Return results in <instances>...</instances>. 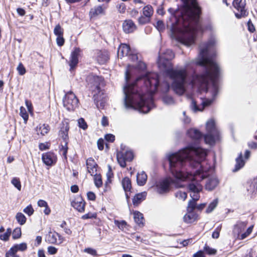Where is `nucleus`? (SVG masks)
Instances as JSON below:
<instances>
[{"mask_svg":"<svg viewBox=\"0 0 257 257\" xmlns=\"http://www.w3.org/2000/svg\"><path fill=\"white\" fill-rule=\"evenodd\" d=\"M207 155L206 150L196 145H190L179 152L168 156L170 171L173 177L178 181H188V189L190 196L199 200V193L202 190L200 181L205 177L201 171L198 170L193 173L186 172L185 166L188 164L192 168L200 165Z\"/></svg>","mask_w":257,"mask_h":257,"instance_id":"f257e3e1","label":"nucleus"},{"mask_svg":"<svg viewBox=\"0 0 257 257\" xmlns=\"http://www.w3.org/2000/svg\"><path fill=\"white\" fill-rule=\"evenodd\" d=\"M138 81H125L123 86L124 105L126 109H138L148 113L155 107L153 94L160 91L167 92L170 89L168 81H143L144 86L139 88Z\"/></svg>","mask_w":257,"mask_h":257,"instance_id":"f03ea898","label":"nucleus"},{"mask_svg":"<svg viewBox=\"0 0 257 257\" xmlns=\"http://www.w3.org/2000/svg\"><path fill=\"white\" fill-rule=\"evenodd\" d=\"M184 7L181 13L179 22L182 27L177 30L172 28L176 39L187 46L195 43L196 34L202 32L204 28L200 22L201 9L196 0H183Z\"/></svg>","mask_w":257,"mask_h":257,"instance_id":"7ed1b4c3","label":"nucleus"},{"mask_svg":"<svg viewBox=\"0 0 257 257\" xmlns=\"http://www.w3.org/2000/svg\"><path fill=\"white\" fill-rule=\"evenodd\" d=\"M216 42L214 38H211L207 43L200 45V52L196 64L203 67V73L197 75L196 79L192 80H216L220 78L221 70L214 61Z\"/></svg>","mask_w":257,"mask_h":257,"instance_id":"20e7f679","label":"nucleus"},{"mask_svg":"<svg viewBox=\"0 0 257 257\" xmlns=\"http://www.w3.org/2000/svg\"><path fill=\"white\" fill-rule=\"evenodd\" d=\"M218 81H190L192 87L197 85V91L200 93L203 92H210L212 96V99H200V104L198 105L197 102L194 99L192 100L191 104V109L194 111H202L205 107L210 105L215 97L217 96L219 90Z\"/></svg>","mask_w":257,"mask_h":257,"instance_id":"39448f33","label":"nucleus"},{"mask_svg":"<svg viewBox=\"0 0 257 257\" xmlns=\"http://www.w3.org/2000/svg\"><path fill=\"white\" fill-rule=\"evenodd\" d=\"M125 80H159V74L147 70V65L139 61L136 66L128 65L125 71Z\"/></svg>","mask_w":257,"mask_h":257,"instance_id":"423d86ee","label":"nucleus"},{"mask_svg":"<svg viewBox=\"0 0 257 257\" xmlns=\"http://www.w3.org/2000/svg\"><path fill=\"white\" fill-rule=\"evenodd\" d=\"M161 70L164 71V75L172 80H186L187 72L184 68H173V65L166 67Z\"/></svg>","mask_w":257,"mask_h":257,"instance_id":"0eeeda50","label":"nucleus"},{"mask_svg":"<svg viewBox=\"0 0 257 257\" xmlns=\"http://www.w3.org/2000/svg\"><path fill=\"white\" fill-rule=\"evenodd\" d=\"M93 86H91V90L94 92V96L96 105L98 109H103L104 107V102L102 101L99 102L96 100V96L99 95H103L104 94V90L103 88L105 85V81H92Z\"/></svg>","mask_w":257,"mask_h":257,"instance_id":"6e6552de","label":"nucleus"},{"mask_svg":"<svg viewBox=\"0 0 257 257\" xmlns=\"http://www.w3.org/2000/svg\"><path fill=\"white\" fill-rule=\"evenodd\" d=\"M174 53L170 49H167L165 52L160 54L158 60V65L160 69L172 65L170 61L174 57Z\"/></svg>","mask_w":257,"mask_h":257,"instance_id":"1a4fd4ad","label":"nucleus"},{"mask_svg":"<svg viewBox=\"0 0 257 257\" xmlns=\"http://www.w3.org/2000/svg\"><path fill=\"white\" fill-rule=\"evenodd\" d=\"M64 106L69 111L74 110L78 104V99L71 91L67 92L63 99Z\"/></svg>","mask_w":257,"mask_h":257,"instance_id":"9d476101","label":"nucleus"},{"mask_svg":"<svg viewBox=\"0 0 257 257\" xmlns=\"http://www.w3.org/2000/svg\"><path fill=\"white\" fill-rule=\"evenodd\" d=\"M232 4L236 10L234 13L237 18L240 19L248 15V13L245 8V0H234Z\"/></svg>","mask_w":257,"mask_h":257,"instance_id":"9b49d317","label":"nucleus"},{"mask_svg":"<svg viewBox=\"0 0 257 257\" xmlns=\"http://www.w3.org/2000/svg\"><path fill=\"white\" fill-rule=\"evenodd\" d=\"M134 158L133 153L131 151L122 150L117 153V159L119 165L125 168L126 162H131Z\"/></svg>","mask_w":257,"mask_h":257,"instance_id":"f8f14e48","label":"nucleus"},{"mask_svg":"<svg viewBox=\"0 0 257 257\" xmlns=\"http://www.w3.org/2000/svg\"><path fill=\"white\" fill-rule=\"evenodd\" d=\"M175 181L172 178H166L160 181L156 184L157 192L163 194L169 192L171 183H175Z\"/></svg>","mask_w":257,"mask_h":257,"instance_id":"ddd939ff","label":"nucleus"},{"mask_svg":"<svg viewBox=\"0 0 257 257\" xmlns=\"http://www.w3.org/2000/svg\"><path fill=\"white\" fill-rule=\"evenodd\" d=\"M107 6L104 4L94 6L90 10L89 16L90 18H96L99 15H104Z\"/></svg>","mask_w":257,"mask_h":257,"instance_id":"4468645a","label":"nucleus"},{"mask_svg":"<svg viewBox=\"0 0 257 257\" xmlns=\"http://www.w3.org/2000/svg\"><path fill=\"white\" fill-rule=\"evenodd\" d=\"M187 81H172V88L174 92L179 95H183L186 91V82Z\"/></svg>","mask_w":257,"mask_h":257,"instance_id":"2eb2a0df","label":"nucleus"},{"mask_svg":"<svg viewBox=\"0 0 257 257\" xmlns=\"http://www.w3.org/2000/svg\"><path fill=\"white\" fill-rule=\"evenodd\" d=\"M81 50L79 48H75L74 50L71 52L69 61L70 70L71 71L77 65L78 63V57Z\"/></svg>","mask_w":257,"mask_h":257,"instance_id":"dca6fc26","label":"nucleus"},{"mask_svg":"<svg viewBox=\"0 0 257 257\" xmlns=\"http://www.w3.org/2000/svg\"><path fill=\"white\" fill-rule=\"evenodd\" d=\"M42 159L47 166H52L56 162L57 157L54 153L48 152L42 154Z\"/></svg>","mask_w":257,"mask_h":257,"instance_id":"f3484780","label":"nucleus"},{"mask_svg":"<svg viewBox=\"0 0 257 257\" xmlns=\"http://www.w3.org/2000/svg\"><path fill=\"white\" fill-rule=\"evenodd\" d=\"M71 206L78 212H83L85 210V202L81 196H78L71 202Z\"/></svg>","mask_w":257,"mask_h":257,"instance_id":"a211bd4d","label":"nucleus"},{"mask_svg":"<svg viewBox=\"0 0 257 257\" xmlns=\"http://www.w3.org/2000/svg\"><path fill=\"white\" fill-rule=\"evenodd\" d=\"M95 57L96 60L100 64H105L109 59L108 53L105 50H97Z\"/></svg>","mask_w":257,"mask_h":257,"instance_id":"6ab92c4d","label":"nucleus"},{"mask_svg":"<svg viewBox=\"0 0 257 257\" xmlns=\"http://www.w3.org/2000/svg\"><path fill=\"white\" fill-rule=\"evenodd\" d=\"M123 31L127 34L133 33L137 29V27L132 20H127L122 24Z\"/></svg>","mask_w":257,"mask_h":257,"instance_id":"aec40b11","label":"nucleus"},{"mask_svg":"<svg viewBox=\"0 0 257 257\" xmlns=\"http://www.w3.org/2000/svg\"><path fill=\"white\" fill-rule=\"evenodd\" d=\"M86 165L87 166V172L93 176L95 172H96L97 165L94 160L92 158H89L86 160Z\"/></svg>","mask_w":257,"mask_h":257,"instance_id":"412c9836","label":"nucleus"},{"mask_svg":"<svg viewBox=\"0 0 257 257\" xmlns=\"http://www.w3.org/2000/svg\"><path fill=\"white\" fill-rule=\"evenodd\" d=\"M219 184L218 179L215 177L209 178L205 184V188L208 191L214 189Z\"/></svg>","mask_w":257,"mask_h":257,"instance_id":"4be33fe9","label":"nucleus"},{"mask_svg":"<svg viewBox=\"0 0 257 257\" xmlns=\"http://www.w3.org/2000/svg\"><path fill=\"white\" fill-rule=\"evenodd\" d=\"M130 53H131V50L130 46L128 45L121 44L118 48L117 54L119 57L128 56Z\"/></svg>","mask_w":257,"mask_h":257,"instance_id":"5701e85b","label":"nucleus"},{"mask_svg":"<svg viewBox=\"0 0 257 257\" xmlns=\"http://www.w3.org/2000/svg\"><path fill=\"white\" fill-rule=\"evenodd\" d=\"M245 226V225L243 223H240L236 225L234 227V231L237 233L238 237L240 239H243L249 235V234H247L246 231L243 233L240 234L242 231V229H244Z\"/></svg>","mask_w":257,"mask_h":257,"instance_id":"b1692460","label":"nucleus"},{"mask_svg":"<svg viewBox=\"0 0 257 257\" xmlns=\"http://www.w3.org/2000/svg\"><path fill=\"white\" fill-rule=\"evenodd\" d=\"M59 237V240H61V236L56 232L50 231L46 235L45 240L49 243L56 244L57 241V237Z\"/></svg>","mask_w":257,"mask_h":257,"instance_id":"393cba45","label":"nucleus"},{"mask_svg":"<svg viewBox=\"0 0 257 257\" xmlns=\"http://www.w3.org/2000/svg\"><path fill=\"white\" fill-rule=\"evenodd\" d=\"M197 216L194 211H187V213L183 217V220L186 223H191L196 220Z\"/></svg>","mask_w":257,"mask_h":257,"instance_id":"a878e982","label":"nucleus"},{"mask_svg":"<svg viewBox=\"0 0 257 257\" xmlns=\"http://www.w3.org/2000/svg\"><path fill=\"white\" fill-rule=\"evenodd\" d=\"M147 193L142 192L136 194L133 199V203L134 206H138L143 200L146 199Z\"/></svg>","mask_w":257,"mask_h":257,"instance_id":"bb28decb","label":"nucleus"},{"mask_svg":"<svg viewBox=\"0 0 257 257\" xmlns=\"http://www.w3.org/2000/svg\"><path fill=\"white\" fill-rule=\"evenodd\" d=\"M218 134H214L213 133H209L204 137V141L206 144L212 145L215 143V140L218 137Z\"/></svg>","mask_w":257,"mask_h":257,"instance_id":"cd10ccee","label":"nucleus"},{"mask_svg":"<svg viewBox=\"0 0 257 257\" xmlns=\"http://www.w3.org/2000/svg\"><path fill=\"white\" fill-rule=\"evenodd\" d=\"M188 135L193 139L198 140L201 138L202 134L198 130L191 128L187 132Z\"/></svg>","mask_w":257,"mask_h":257,"instance_id":"c85d7f7f","label":"nucleus"},{"mask_svg":"<svg viewBox=\"0 0 257 257\" xmlns=\"http://www.w3.org/2000/svg\"><path fill=\"white\" fill-rule=\"evenodd\" d=\"M137 183L139 186L144 185L147 180V175L144 171L138 173L137 177Z\"/></svg>","mask_w":257,"mask_h":257,"instance_id":"c756f323","label":"nucleus"},{"mask_svg":"<svg viewBox=\"0 0 257 257\" xmlns=\"http://www.w3.org/2000/svg\"><path fill=\"white\" fill-rule=\"evenodd\" d=\"M69 130V127L68 125L63 127L59 131V136L62 138L63 140V142H68L69 141V137H68V131Z\"/></svg>","mask_w":257,"mask_h":257,"instance_id":"7c9ffc66","label":"nucleus"},{"mask_svg":"<svg viewBox=\"0 0 257 257\" xmlns=\"http://www.w3.org/2000/svg\"><path fill=\"white\" fill-rule=\"evenodd\" d=\"M134 218L135 221L140 226L144 225V218L143 214L139 211H135L134 212Z\"/></svg>","mask_w":257,"mask_h":257,"instance_id":"2f4dec72","label":"nucleus"},{"mask_svg":"<svg viewBox=\"0 0 257 257\" xmlns=\"http://www.w3.org/2000/svg\"><path fill=\"white\" fill-rule=\"evenodd\" d=\"M206 130L209 133H213L214 134H218L215 126V122L213 119H210L206 122Z\"/></svg>","mask_w":257,"mask_h":257,"instance_id":"473e14b6","label":"nucleus"},{"mask_svg":"<svg viewBox=\"0 0 257 257\" xmlns=\"http://www.w3.org/2000/svg\"><path fill=\"white\" fill-rule=\"evenodd\" d=\"M123 189L125 192H130L132 189L131 180L128 177H124L121 181Z\"/></svg>","mask_w":257,"mask_h":257,"instance_id":"72a5a7b5","label":"nucleus"},{"mask_svg":"<svg viewBox=\"0 0 257 257\" xmlns=\"http://www.w3.org/2000/svg\"><path fill=\"white\" fill-rule=\"evenodd\" d=\"M236 164L235 165V168L233 170L234 172L237 171L243 167L244 165V162L242 159V153H240L238 157L236 159Z\"/></svg>","mask_w":257,"mask_h":257,"instance_id":"f704fd0d","label":"nucleus"},{"mask_svg":"<svg viewBox=\"0 0 257 257\" xmlns=\"http://www.w3.org/2000/svg\"><path fill=\"white\" fill-rule=\"evenodd\" d=\"M27 248V245L26 243L16 244L12 246L10 249L11 252H17L18 250L25 251Z\"/></svg>","mask_w":257,"mask_h":257,"instance_id":"c9c22d12","label":"nucleus"},{"mask_svg":"<svg viewBox=\"0 0 257 257\" xmlns=\"http://www.w3.org/2000/svg\"><path fill=\"white\" fill-rule=\"evenodd\" d=\"M50 130V127L48 124H40L37 127V132L39 134L40 133L42 136L47 134Z\"/></svg>","mask_w":257,"mask_h":257,"instance_id":"e433bc0d","label":"nucleus"},{"mask_svg":"<svg viewBox=\"0 0 257 257\" xmlns=\"http://www.w3.org/2000/svg\"><path fill=\"white\" fill-rule=\"evenodd\" d=\"M143 14L146 17L151 18V17L153 16L154 11L153 8L152 6L148 5L144 7L143 9Z\"/></svg>","mask_w":257,"mask_h":257,"instance_id":"4c0bfd02","label":"nucleus"},{"mask_svg":"<svg viewBox=\"0 0 257 257\" xmlns=\"http://www.w3.org/2000/svg\"><path fill=\"white\" fill-rule=\"evenodd\" d=\"M68 142H63V144L61 143L59 147L60 152H62V155L64 157L65 159H67V154L68 149Z\"/></svg>","mask_w":257,"mask_h":257,"instance_id":"58836bf2","label":"nucleus"},{"mask_svg":"<svg viewBox=\"0 0 257 257\" xmlns=\"http://www.w3.org/2000/svg\"><path fill=\"white\" fill-rule=\"evenodd\" d=\"M16 219L18 222L21 225L24 224L27 220L26 216L21 212H18L17 213L16 215Z\"/></svg>","mask_w":257,"mask_h":257,"instance_id":"ea45409f","label":"nucleus"},{"mask_svg":"<svg viewBox=\"0 0 257 257\" xmlns=\"http://www.w3.org/2000/svg\"><path fill=\"white\" fill-rule=\"evenodd\" d=\"M198 200H195L193 198L190 200L188 204L187 211H194V210L196 208V201Z\"/></svg>","mask_w":257,"mask_h":257,"instance_id":"a19ab883","label":"nucleus"},{"mask_svg":"<svg viewBox=\"0 0 257 257\" xmlns=\"http://www.w3.org/2000/svg\"><path fill=\"white\" fill-rule=\"evenodd\" d=\"M20 115L23 118L24 122L26 123L28 119L29 115L26 108L23 106H21L20 108Z\"/></svg>","mask_w":257,"mask_h":257,"instance_id":"79ce46f5","label":"nucleus"},{"mask_svg":"<svg viewBox=\"0 0 257 257\" xmlns=\"http://www.w3.org/2000/svg\"><path fill=\"white\" fill-rule=\"evenodd\" d=\"M94 182L96 187L99 188L102 185L101 176L100 174L96 173L94 175Z\"/></svg>","mask_w":257,"mask_h":257,"instance_id":"37998d69","label":"nucleus"},{"mask_svg":"<svg viewBox=\"0 0 257 257\" xmlns=\"http://www.w3.org/2000/svg\"><path fill=\"white\" fill-rule=\"evenodd\" d=\"M218 204L217 199H214L211 202L206 210V212L207 213L211 212L217 206Z\"/></svg>","mask_w":257,"mask_h":257,"instance_id":"c03bdc74","label":"nucleus"},{"mask_svg":"<svg viewBox=\"0 0 257 257\" xmlns=\"http://www.w3.org/2000/svg\"><path fill=\"white\" fill-rule=\"evenodd\" d=\"M86 80H104V78L101 76H99L93 73H91L87 76Z\"/></svg>","mask_w":257,"mask_h":257,"instance_id":"a18cd8bd","label":"nucleus"},{"mask_svg":"<svg viewBox=\"0 0 257 257\" xmlns=\"http://www.w3.org/2000/svg\"><path fill=\"white\" fill-rule=\"evenodd\" d=\"M114 223L121 230H123L124 228L127 226V223L124 220L119 221L118 220H114Z\"/></svg>","mask_w":257,"mask_h":257,"instance_id":"49530a36","label":"nucleus"},{"mask_svg":"<svg viewBox=\"0 0 257 257\" xmlns=\"http://www.w3.org/2000/svg\"><path fill=\"white\" fill-rule=\"evenodd\" d=\"M163 101L167 105H173L175 103L174 98L172 96L167 95L163 97Z\"/></svg>","mask_w":257,"mask_h":257,"instance_id":"de8ad7c7","label":"nucleus"},{"mask_svg":"<svg viewBox=\"0 0 257 257\" xmlns=\"http://www.w3.org/2000/svg\"><path fill=\"white\" fill-rule=\"evenodd\" d=\"M12 233V230L10 228L7 229L6 232L3 234L0 235V239L4 241H8L9 237Z\"/></svg>","mask_w":257,"mask_h":257,"instance_id":"09e8293b","label":"nucleus"},{"mask_svg":"<svg viewBox=\"0 0 257 257\" xmlns=\"http://www.w3.org/2000/svg\"><path fill=\"white\" fill-rule=\"evenodd\" d=\"M64 30L61 28L60 25L59 24L57 25L54 29V34L57 36H62L63 35Z\"/></svg>","mask_w":257,"mask_h":257,"instance_id":"8fccbe9b","label":"nucleus"},{"mask_svg":"<svg viewBox=\"0 0 257 257\" xmlns=\"http://www.w3.org/2000/svg\"><path fill=\"white\" fill-rule=\"evenodd\" d=\"M12 184L19 191L21 189V184L19 178L15 177L11 181Z\"/></svg>","mask_w":257,"mask_h":257,"instance_id":"3c124183","label":"nucleus"},{"mask_svg":"<svg viewBox=\"0 0 257 257\" xmlns=\"http://www.w3.org/2000/svg\"><path fill=\"white\" fill-rule=\"evenodd\" d=\"M22 235L21 229L20 227L16 228L13 232V238L14 239H18L21 237Z\"/></svg>","mask_w":257,"mask_h":257,"instance_id":"603ef678","label":"nucleus"},{"mask_svg":"<svg viewBox=\"0 0 257 257\" xmlns=\"http://www.w3.org/2000/svg\"><path fill=\"white\" fill-rule=\"evenodd\" d=\"M247 191L251 193H257V181L252 182L249 186V188H247Z\"/></svg>","mask_w":257,"mask_h":257,"instance_id":"864d4df0","label":"nucleus"},{"mask_svg":"<svg viewBox=\"0 0 257 257\" xmlns=\"http://www.w3.org/2000/svg\"><path fill=\"white\" fill-rule=\"evenodd\" d=\"M204 251L209 255H213L216 254L217 251L215 249L212 248L208 246L206 244L204 247Z\"/></svg>","mask_w":257,"mask_h":257,"instance_id":"5fc2aeb1","label":"nucleus"},{"mask_svg":"<svg viewBox=\"0 0 257 257\" xmlns=\"http://www.w3.org/2000/svg\"><path fill=\"white\" fill-rule=\"evenodd\" d=\"M175 196L180 199L185 200L187 197V194L185 192L178 191L175 193Z\"/></svg>","mask_w":257,"mask_h":257,"instance_id":"6e6d98bb","label":"nucleus"},{"mask_svg":"<svg viewBox=\"0 0 257 257\" xmlns=\"http://www.w3.org/2000/svg\"><path fill=\"white\" fill-rule=\"evenodd\" d=\"M23 211L28 216H30L34 213V210L32 206L30 204L24 208Z\"/></svg>","mask_w":257,"mask_h":257,"instance_id":"4d7b16f0","label":"nucleus"},{"mask_svg":"<svg viewBox=\"0 0 257 257\" xmlns=\"http://www.w3.org/2000/svg\"><path fill=\"white\" fill-rule=\"evenodd\" d=\"M78 126L79 127L85 130L87 128V124L83 118H80L78 120Z\"/></svg>","mask_w":257,"mask_h":257,"instance_id":"13d9d810","label":"nucleus"},{"mask_svg":"<svg viewBox=\"0 0 257 257\" xmlns=\"http://www.w3.org/2000/svg\"><path fill=\"white\" fill-rule=\"evenodd\" d=\"M84 251L94 256H99L97 253L96 250L90 247L85 248Z\"/></svg>","mask_w":257,"mask_h":257,"instance_id":"bf43d9fd","label":"nucleus"},{"mask_svg":"<svg viewBox=\"0 0 257 257\" xmlns=\"http://www.w3.org/2000/svg\"><path fill=\"white\" fill-rule=\"evenodd\" d=\"M150 18L146 17V16H141L139 19V23L141 25L147 24L150 22Z\"/></svg>","mask_w":257,"mask_h":257,"instance_id":"052dcab7","label":"nucleus"},{"mask_svg":"<svg viewBox=\"0 0 257 257\" xmlns=\"http://www.w3.org/2000/svg\"><path fill=\"white\" fill-rule=\"evenodd\" d=\"M56 42L58 46H62L65 42V40L63 38V35L57 36Z\"/></svg>","mask_w":257,"mask_h":257,"instance_id":"680f3d73","label":"nucleus"},{"mask_svg":"<svg viewBox=\"0 0 257 257\" xmlns=\"http://www.w3.org/2000/svg\"><path fill=\"white\" fill-rule=\"evenodd\" d=\"M96 218V213H88L82 216L81 218L83 219H87L90 218Z\"/></svg>","mask_w":257,"mask_h":257,"instance_id":"e2e57ef3","label":"nucleus"},{"mask_svg":"<svg viewBox=\"0 0 257 257\" xmlns=\"http://www.w3.org/2000/svg\"><path fill=\"white\" fill-rule=\"evenodd\" d=\"M19 74L22 75L26 72V69L22 63H19L17 68Z\"/></svg>","mask_w":257,"mask_h":257,"instance_id":"0e129e2a","label":"nucleus"},{"mask_svg":"<svg viewBox=\"0 0 257 257\" xmlns=\"http://www.w3.org/2000/svg\"><path fill=\"white\" fill-rule=\"evenodd\" d=\"M105 139L107 142L112 143L115 140V136L113 135L110 134H106L105 136Z\"/></svg>","mask_w":257,"mask_h":257,"instance_id":"69168bd1","label":"nucleus"},{"mask_svg":"<svg viewBox=\"0 0 257 257\" xmlns=\"http://www.w3.org/2000/svg\"><path fill=\"white\" fill-rule=\"evenodd\" d=\"M156 27L159 31H161L164 29V25L162 21H158L157 22Z\"/></svg>","mask_w":257,"mask_h":257,"instance_id":"338daca9","label":"nucleus"},{"mask_svg":"<svg viewBox=\"0 0 257 257\" xmlns=\"http://www.w3.org/2000/svg\"><path fill=\"white\" fill-rule=\"evenodd\" d=\"M57 248L54 246H50L48 247V252L51 255L55 254L57 252Z\"/></svg>","mask_w":257,"mask_h":257,"instance_id":"774afa93","label":"nucleus"}]
</instances>
